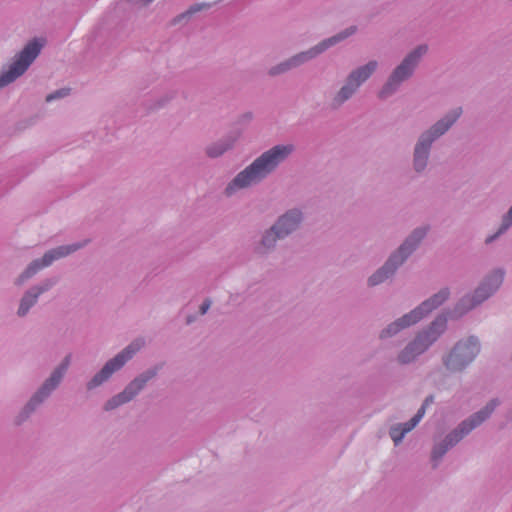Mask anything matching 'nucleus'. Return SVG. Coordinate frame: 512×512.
Wrapping results in <instances>:
<instances>
[{"label": "nucleus", "mask_w": 512, "mask_h": 512, "mask_svg": "<svg viewBox=\"0 0 512 512\" xmlns=\"http://www.w3.org/2000/svg\"><path fill=\"white\" fill-rule=\"evenodd\" d=\"M461 112V108L455 109L451 116L437 122L430 131L424 133L420 137L414 153V167L417 171H421L425 168L432 142L449 129V127L459 118Z\"/></svg>", "instance_id": "nucleus-2"}, {"label": "nucleus", "mask_w": 512, "mask_h": 512, "mask_svg": "<svg viewBox=\"0 0 512 512\" xmlns=\"http://www.w3.org/2000/svg\"><path fill=\"white\" fill-rule=\"evenodd\" d=\"M432 402H433V397L432 396L427 397L425 399L423 405L421 406V408L418 410L416 415L410 421H408L405 424H399V425L391 428L390 436L396 445L401 442V440L403 439V437L405 436L406 433L411 431L420 422V420L423 418V416L425 414L426 407Z\"/></svg>", "instance_id": "nucleus-18"}, {"label": "nucleus", "mask_w": 512, "mask_h": 512, "mask_svg": "<svg viewBox=\"0 0 512 512\" xmlns=\"http://www.w3.org/2000/svg\"><path fill=\"white\" fill-rule=\"evenodd\" d=\"M209 5L210 4H205V3H203V4H195V5L191 6L186 13L182 14L181 17H185L186 15H191L193 13H196V12L202 10V9H205V8L209 7Z\"/></svg>", "instance_id": "nucleus-22"}, {"label": "nucleus", "mask_w": 512, "mask_h": 512, "mask_svg": "<svg viewBox=\"0 0 512 512\" xmlns=\"http://www.w3.org/2000/svg\"><path fill=\"white\" fill-rule=\"evenodd\" d=\"M292 149L291 145H278L263 153L233 179L227 186L226 193L231 195L237 189L258 183L271 173L292 152Z\"/></svg>", "instance_id": "nucleus-1"}, {"label": "nucleus", "mask_w": 512, "mask_h": 512, "mask_svg": "<svg viewBox=\"0 0 512 512\" xmlns=\"http://www.w3.org/2000/svg\"><path fill=\"white\" fill-rule=\"evenodd\" d=\"M427 47L421 45L412 51L403 62L394 70L388 82L379 93L380 98H385L390 95L396 87L405 79H407L413 72L419 59L426 53Z\"/></svg>", "instance_id": "nucleus-7"}, {"label": "nucleus", "mask_w": 512, "mask_h": 512, "mask_svg": "<svg viewBox=\"0 0 512 512\" xmlns=\"http://www.w3.org/2000/svg\"><path fill=\"white\" fill-rule=\"evenodd\" d=\"M143 344L144 342L142 340H136L121 353L108 361L102 370L89 382L88 388L92 389L107 380L113 372L120 369L133 356V354L143 346Z\"/></svg>", "instance_id": "nucleus-12"}, {"label": "nucleus", "mask_w": 512, "mask_h": 512, "mask_svg": "<svg viewBox=\"0 0 512 512\" xmlns=\"http://www.w3.org/2000/svg\"><path fill=\"white\" fill-rule=\"evenodd\" d=\"M42 45L38 40L28 43L9 70L0 75V87L8 85L21 76L38 56Z\"/></svg>", "instance_id": "nucleus-8"}, {"label": "nucleus", "mask_w": 512, "mask_h": 512, "mask_svg": "<svg viewBox=\"0 0 512 512\" xmlns=\"http://www.w3.org/2000/svg\"><path fill=\"white\" fill-rule=\"evenodd\" d=\"M69 357L52 373L51 377L43 384L41 389L33 396L27 405V409L33 410L34 405L40 403L60 382L69 366Z\"/></svg>", "instance_id": "nucleus-17"}, {"label": "nucleus", "mask_w": 512, "mask_h": 512, "mask_svg": "<svg viewBox=\"0 0 512 512\" xmlns=\"http://www.w3.org/2000/svg\"><path fill=\"white\" fill-rule=\"evenodd\" d=\"M300 221L301 213L299 211H289L264 235L262 245L266 248L273 246L277 239L283 238L294 231Z\"/></svg>", "instance_id": "nucleus-14"}, {"label": "nucleus", "mask_w": 512, "mask_h": 512, "mask_svg": "<svg viewBox=\"0 0 512 512\" xmlns=\"http://www.w3.org/2000/svg\"><path fill=\"white\" fill-rule=\"evenodd\" d=\"M52 286V283H46L41 287H37L32 289L30 292L24 295L21 300L18 315L24 316L31 306H33L38 298V296L44 291L48 290Z\"/></svg>", "instance_id": "nucleus-19"}, {"label": "nucleus", "mask_w": 512, "mask_h": 512, "mask_svg": "<svg viewBox=\"0 0 512 512\" xmlns=\"http://www.w3.org/2000/svg\"><path fill=\"white\" fill-rule=\"evenodd\" d=\"M512 225V207L508 211V214L504 217L501 228L499 229L498 233L494 236L488 237L486 239V242H491L497 235L503 233L505 230H507Z\"/></svg>", "instance_id": "nucleus-20"}, {"label": "nucleus", "mask_w": 512, "mask_h": 512, "mask_svg": "<svg viewBox=\"0 0 512 512\" xmlns=\"http://www.w3.org/2000/svg\"><path fill=\"white\" fill-rule=\"evenodd\" d=\"M354 32H355V28L351 27V28L347 29L345 32L339 33L336 36H333L327 40H324L318 46L312 48L311 50L302 52V53L292 57L287 62L281 63L279 66L272 68L270 71V74L276 75V74L285 72L292 67H296V66L302 64L303 62L315 57L319 53L326 50L328 47H330V46L336 44L337 42L352 35Z\"/></svg>", "instance_id": "nucleus-9"}, {"label": "nucleus", "mask_w": 512, "mask_h": 512, "mask_svg": "<svg viewBox=\"0 0 512 512\" xmlns=\"http://www.w3.org/2000/svg\"><path fill=\"white\" fill-rule=\"evenodd\" d=\"M503 277L504 274L502 271L494 272L482 285L476 289L473 299L464 298L461 300L455 309V314L460 316L468 310L474 308L476 305L482 303L500 287L503 281Z\"/></svg>", "instance_id": "nucleus-11"}, {"label": "nucleus", "mask_w": 512, "mask_h": 512, "mask_svg": "<svg viewBox=\"0 0 512 512\" xmlns=\"http://www.w3.org/2000/svg\"><path fill=\"white\" fill-rule=\"evenodd\" d=\"M478 353V341L471 337L466 341H461L456 344V346L445 359V365L447 369L451 371L462 370L466 365L474 360Z\"/></svg>", "instance_id": "nucleus-10"}, {"label": "nucleus", "mask_w": 512, "mask_h": 512, "mask_svg": "<svg viewBox=\"0 0 512 512\" xmlns=\"http://www.w3.org/2000/svg\"><path fill=\"white\" fill-rule=\"evenodd\" d=\"M376 68L377 62L370 61L366 65L352 71L347 78L346 84L340 89V91L335 96V103L340 105L346 100H348L359 88V86L372 75Z\"/></svg>", "instance_id": "nucleus-13"}, {"label": "nucleus", "mask_w": 512, "mask_h": 512, "mask_svg": "<svg viewBox=\"0 0 512 512\" xmlns=\"http://www.w3.org/2000/svg\"><path fill=\"white\" fill-rule=\"evenodd\" d=\"M210 304H211V302L209 300H206L203 302V304L200 307V313L202 315H204L208 311Z\"/></svg>", "instance_id": "nucleus-24"}, {"label": "nucleus", "mask_w": 512, "mask_h": 512, "mask_svg": "<svg viewBox=\"0 0 512 512\" xmlns=\"http://www.w3.org/2000/svg\"><path fill=\"white\" fill-rule=\"evenodd\" d=\"M446 318L438 317L427 331L420 333L413 342L409 343L398 356L399 362L406 364L423 353L445 330Z\"/></svg>", "instance_id": "nucleus-4"}, {"label": "nucleus", "mask_w": 512, "mask_h": 512, "mask_svg": "<svg viewBox=\"0 0 512 512\" xmlns=\"http://www.w3.org/2000/svg\"><path fill=\"white\" fill-rule=\"evenodd\" d=\"M80 247L81 245H67L60 246L48 251L44 254L41 260H35L28 266L24 273L18 278L17 284H22L24 281L37 273L40 269L49 266L54 260L65 257L70 253L78 250Z\"/></svg>", "instance_id": "nucleus-15"}, {"label": "nucleus", "mask_w": 512, "mask_h": 512, "mask_svg": "<svg viewBox=\"0 0 512 512\" xmlns=\"http://www.w3.org/2000/svg\"><path fill=\"white\" fill-rule=\"evenodd\" d=\"M495 407L496 402L491 401L483 410L473 415L468 421H464L460 425L459 430H455L447 436L445 444L438 445L434 448L432 452L433 460H438L441 458L447 452L449 447L455 445L472 429L481 424L486 418L489 417Z\"/></svg>", "instance_id": "nucleus-6"}, {"label": "nucleus", "mask_w": 512, "mask_h": 512, "mask_svg": "<svg viewBox=\"0 0 512 512\" xmlns=\"http://www.w3.org/2000/svg\"><path fill=\"white\" fill-rule=\"evenodd\" d=\"M151 1H152V0H145V3H149V2H151Z\"/></svg>", "instance_id": "nucleus-25"}, {"label": "nucleus", "mask_w": 512, "mask_h": 512, "mask_svg": "<svg viewBox=\"0 0 512 512\" xmlns=\"http://www.w3.org/2000/svg\"><path fill=\"white\" fill-rule=\"evenodd\" d=\"M155 372H147L140 377L134 379L126 388L125 390L118 394L117 396L113 397L111 400H109L106 405V410H111L116 407H118L121 404H124L128 401H130L134 396L138 394V392L144 387L146 382L154 377Z\"/></svg>", "instance_id": "nucleus-16"}, {"label": "nucleus", "mask_w": 512, "mask_h": 512, "mask_svg": "<svg viewBox=\"0 0 512 512\" xmlns=\"http://www.w3.org/2000/svg\"><path fill=\"white\" fill-rule=\"evenodd\" d=\"M69 91L70 90L67 89V88H63V89L57 90L56 92L47 95L46 101L50 102V101H52L54 99L62 98L64 96H67L69 94Z\"/></svg>", "instance_id": "nucleus-21"}, {"label": "nucleus", "mask_w": 512, "mask_h": 512, "mask_svg": "<svg viewBox=\"0 0 512 512\" xmlns=\"http://www.w3.org/2000/svg\"><path fill=\"white\" fill-rule=\"evenodd\" d=\"M425 230L416 229L411 236L401 245L398 252L393 254L386 264L369 278V285L375 286L382 283L394 273L406 257L415 249L416 245L424 237Z\"/></svg>", "instance_id": "nucleus-5"}, {"label": "nucleus", "mask_w": 512, "mask_h": 512, "mask_svg": "<svg viewBox=\"0 0 512 512\" xmlns=\"http://www.w3.org/2000/svg\"><path fill=\"white\" fill-rule=\"evenodd\" d=\"M227 148H228L227 145L226 146L221 145V147L217 150H215L214 147H209L207 150V153L211 157H217V156L221 155Z\"/></svg>", "instance_id": "nucleus-23"}, {"label": "nucleus", "mask_w": 512, "mask_h": 512, "mask_svg": "<svg viewBox=\"0 0 512 512\" xmlns=\"http://www.w3.org/2000/svg\"><path fill=\"white\" fill-rule=\"evenodd\" d=\"M449 296V291L443 289L435 294L430 299L424 301L419 307L411 311L409 314L404 315L401 319L389 325L381 333V338L392 336L401 329L409 327L420 321L426 314L430 313L433 309L441 305Z\"/></svg>", "instance_id": "nucleus-3"}]
</instances>
